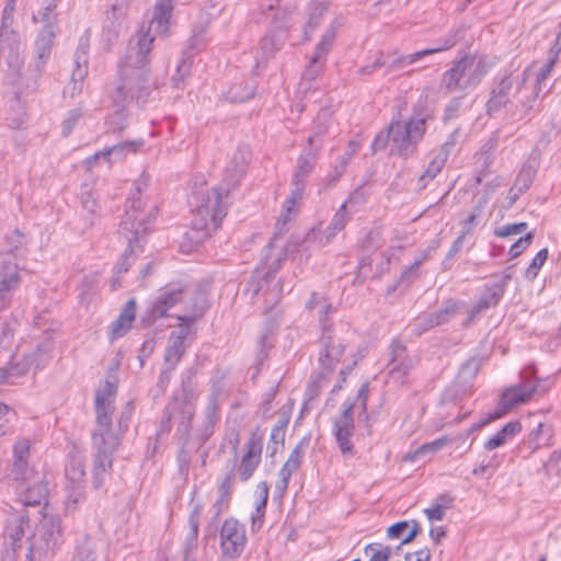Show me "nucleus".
I'll list each match as a JSON object with an SVG mask.
<instances>
[{
    "mask_svg": "<svg viewBox=\"0 0 561 561\" xmlns=\"http://www.w3.org/2000/svg\"><path fill=\"white\" fill-rule=\"evenodd\" d=\"M207 26L208 20L194 25L192 35L182 50L181 61L172 78V82L175 88H182L184 79L190 75L194 55L206 47L208 43V38L206 36Z\"/></svg>",
    "mask_w": 561,
    "mask_h": 561,
    "instance_id": "nucleus-9",
    "label": "nucleus"
},
{
    "mask_svg": "<svg viewBox=\"0 0 561 561\" xmlns=\"http://www.w3.org/2000/svg\"><path fill=\"white\" fill-rule=\"evenodd\" d=\"M350 219L351 215L346 208V205H341L340 208L334 214L325 231H323L325 238H322L321 242L330 243L334 239V237L345 228Z\"/></svg>",
    "mask_w": 561,
    "mask_h": 561,
    "instance_id": "nucleus-36",
    "label": "nucleus"
},
{
    "mask_svg": "<svg viewBox=\"0 0 561 561\" xmlns=\"http://www.w3.org/2000/svg\"><path fill=\"white\" fill-rule=\"evenodd\" d=\"M527 222L510 224L503 227L496 228L494 234L500 238H506L511 236L522 234L526 231Z\"/></svg>",
    "mask_w": 561,
    "mask_h": 561,
    "instance_id": "nucleus-54",
    "label": "nucleus"
},
{
    "mask_svg": "<svg viewBox=\"0 0 561 561\" xmlns=\"http://www.w3.org/2000/svg\"><path fill=\"white\" fill-rule=\"evenodd\" d=\"M135 316L136 301L134 299H130L126 302L118 318L111 323L108 330V339L111 341H114L124 336L131 328V323L135 320Z\"/></svg>",
    "mask_w": 561,
    "mask_h": 561,
    "instance_id": "nucleus-30",
    "label": "nucleus"
},
{
    "mask_svg": "<svg viewBox=\"0 0 561 561\" xmlns=\"http://www.w3.org/2000/svg\"><path fill=\"white\" fill-rule=\"evenodd\" d=\"M365 553L369 557L368 561H389L392 548L378 542L369 543L365 547Z\"/></svg>",
    "mask_w": 561,
    "mask_h": 561,
    "instance_id": "nucleus-48",
    "label": "nucleus"
},
{
    "mask_svg": "<svg viewBox=\"0 0 561 561\" xmlns=\"http://www.w3.org/2000/svg\"><path fill=\"white\" fill-rule=\"evenodd\" d=\"M199 519H201V505L195 504L193 511L191 512V514L188 516L190 533H188L187 539L191 541H195L198 537Z\"/></svg>",
    "mask_w": 561,
    "mask_h": 561,
    "instance_id": "nucleus-57",
    "label": "nucleus"
},
{
    "mask_svg": "<svg viewBox=\"0 0 561 561\" xmlns=\"http://www.w3.org/2000/svg\"><path fill=\"white\" fill-rule=\"evenodd\" d=\"M513 83L514 80L511 75L504 76L494 82L486 102V114L489 116H493L506 107L510 102Z\"/></svg>",
    "mask_w": 561,
    "mask_h": 561,
    "instance_id": "nucleus-23",
    "label": "nucleus"
},
{
    "mask_svg": "<svg viewBox=\"0 0 561 561\" xmlns=\"http://www.w3.org/2000/svg\"><path fill=\"white\" fill-rule=\"evenodd\" d=\"M353 410L354 402L345 400L342 404L341 414L333 420L332 434L344 457H354L356 454L351 439L355 432Z\"/></svg>",
    "mask_w": 561,
    "mask_h": 561,
    "instance_id": "nucleus-11",
    "label": "nucleus"
},
{
    "mask_svg": "<svg viewBox=\"0 0 561 561\" xmlns=\"http://www.w3.org/2000/svg\"><path fill=\"white\" fill-rule=\"evenodd\" d=\"M62 543L61 519L57 515H44L33 546L42 551H54Z\"/></svg>",
    "mask_w": 561,
    "mask_h": 561,
    "instance_id": "nucleus-14",
    "label": "nucleus"
},
{
    "mask_svg": "<svg viewBox=\"0 0 561 561\" xmlns=\"http://www.w3.org/2000/svg\"><path fill=\"white\" fill-rule=\"evenodd\" d=\"M460 138V129L456 128L447 138V140L442 145V147L437 150L440 153H445L448 158L449 154L454 151Z\"/></svg>",
    "mask_w": 561,
    "mask_h": 561,
    "instance_id": "nucleus-62",
    "label": "nucleus"
},
{
    "mask_svg": "<svg viewBox=\"0 0 561 561\" xmlns=\"http://www.w3.org/2000/svg\"><path fill=\"white\" fill-rule=\"evenodd\" d=\"M511 276H503V280L499 284H493L488 287L478 300V304L486 311L489 308L496 306L502 299L505 286L510 280Z\"/></svg>",
    "mask_w": 561,
    "mask_h": 561,
    "instance_id": "nucleus-38",
    "label": "nucleus"
},
{
    "mask_svg": "<svg viewBox=\"0 0 561 561\" xmlns=\"http://www.w3.org/2000/svg\"><path fill=\"white\" fill-rule=\"evenodd\" d=\"M554 430L551 424L539 422L530 430L527 437L523 440L520 447L526 448L529 455L536 453L540 448L553 445Z\"/></svg>",
    "mask_w": 561,
    "mask_h": 561,
    "instance_id": "nucleus-25",
    "label": "nucleus"
},
{
    "mask_svg": "<svg viewBox=\"0 0 561 561\" xmlns=\"http://www.w3.org/2000/svg\"><path fill=\"white\" fill-rule=\"evenodd\" d=\"M20 285L18 264L10 257H3L0 262V310L5 309Z\"/></svg>",
    "mask_w": 561,
    "mask_h": 561,
    "instance_id": "nucleus-19",
    "label": "nucleus"
},
{
    "mask_svg": "<svg viewBox=\"0 0 561 561\" xmlns=\"http://www.w3.org/2000/svg\"><path fill=\"white\" fill-rule=\"evenodd\" d=\"M195 413V408L192 403L187 401H179L178 399H174L172 402H170L165 410H164V416L161 421V425L159 428L158 434H165L169 433L171 430V420L172 419H179L180 424L178 427V431L182 432L184 435H186L190 432L191 428V422Z\"/></svg>",
    "mask_w": 561,
    "mask_h": 561,
    "instance_id": "nucleus-16",
    "label": "nucleus"
},
{
    "mask_svg": "<svg viewBox=\"0 0 561 561\" xmlns=\"http://www.w3.org/2000/svg\"><path fill=\"white\" fill-rule=\"evenodd\" d=\"M330 129V118L327 111L320 112L313 123L311 134L307 139V147L305 149L310 150L314 153H318L325 138L329 135Z\"/></svg>",
    "mask_w": 561,
    "mask_h": 561,
    "instance_id": "nucleus-29",
    "label": "nucleus"
},
{
    "mask_svg": "<svg viewBox=\"0 0 561 561\" xmlns=\"http://www.w3.org/2000/svg\"><path fill=\"white\" fill-rule=\"evenodd\" d=\"M220 419L219 415V404H218V393L213 392L208 398V403L205 411V421L203 426L199 430V439L205 443L213 434L216 424Z\"/></svg>",
    "mask_w": 561,
    "mask_h": 561,
    "instance_id": "nucleus-32",
    "label": "nucleus"
},
{
    "mask_svg": "<svg viewBox=\"0 0 561 561\" xmlns=\"http://www.w3.org/2000/svg\"><path fill=\"white\" fill-rule=\"evenodd\" d=\"M547 259H548V250L541 249L535 255V257L531 260L530 264L526 268L525 278L528 280H534L537 277L542 265L546 263Z\"/></svg>",
    "mask_w": 561,
    "mask_h": 561,
    "instance_id": "nucleus-49",
    "label": "nucleus"
},
{
    "mask_svg": "<svg viewBox=\"0 0 561 561\" xmlns=\"http://www.w3.org/2000/svg\"><path fill=\"white\" fill-rule=\"evenodd\" d=\"M324 64V61L316 60L314 57H311L309 65L306 67V70L304 71V79L309 81L314 80L322 72Z\"/></svg>",
    "mask_w": 561,
    "mask_h": 561,
    "instance_id": "nucleus-60",
    "label": "nucleus"
},
{
    "mask_svg": "<svg viewBox=\"0 0 561 561\" xmlns=\"http://www.w3.org/2000/svg\"><path fill=\"white\" fill-rule=\"evenodd\" d=\"M343 22L341 18L334 19L329 27L325 30L323 35L321 36L320 42L316 45L312 57L316 58V60H322L325 62L327 56L329 51L331 50L337 30L342 26Z\"/></svg>",
    "mask_w": 561,
    "mask_h": 561,
    "instance_id": "nucleus-33",
    "label": "nucleus"
},
{
    "mask_svg": "<svg viewBox=\"0 0 561 561\" xmlns=\"http://www.w3.org/2000/svg\"><path fill=\"white\" fill-rule=\"evenodd\" d=\"M188 295V288L182 283H171L162 287L149 308L150 317L156 320L168 316V311Z\"/></svg>",
    "mask_w": 561,
    "mask_h": 561,
    "instance_id": "nucleus-13",
    "label": "nucleus"
},
{
    "mask_svg": "<svg viewBox=\"0 0 561 561\" xmlns=\"http://www.w3.org/2000/svg\"><path fill=\"white\" fill-rule=\"evenodd\" d=\"M325 238L324 232L319 227L311 228L304 238L295 237L286 247L287 252L297 251L300 255L308 256L311 251L321 249L329 243H322L321 239Z\"/></svg>",
    "mask_w": 561,
    "mask_h": 561,
    "instance_id": "nucleus-26",
    "label": "nucleus"
},
{
    "mask_svg": "<svg viewBox=\"0 0 561 561\" xmlns=\"http://www.w3.org/2000/svg\"><path fill=\"white\" fill-rule=\"evenodd\" d=\"M263 434L259 431L251 433L247 442L245 453L241 457L238 468L240 480L248 481L259 467L263 449Z\"/></svg>",
    "mask_w": 561,
    "mask_h": 561,
    "instance_id": "nucleus-18",
    "label": "nucleus"
},
{
    "mask_svg": "<svg viewBox=\"0 0 561 561\" xmlns=\"http://www.w3.org/2000/svg\"><path fill=\"white\" fill-rule=\"evenodd\" d=\"M142 146V139L123 141L117 145L104 148L103 153H107V161L111 163L115 161H122L130 153H136Z\"/></svg>",
    "mask_w": 561,
    "mask_h": 561,
    "instance_id": "nucleus-34",
    "label": "nucleus"
},
{
    "mask_svg": "<svg viewBox=\"0 0 561 561\" xmlns=\"http://www.w3.org/2000/svg\"><path fill=\"white\" fill-rule=\"evenodd\" d=\"M190 325L186 322H181L176 331H172L169 336L168 345L180 351L181 353H185V340L190 333Z\"/></svg>",
    "mask_w": 561,
    "mask_h": 561,
    "instance_id": "nucleus-46",
    "label": "nucleus"
},
{
    "mask_svg": "<svg viewBox=\"0 0 561 561\" xmlns=\"http://www.w3.org/2000/svg\"><path fill=\"white\" fill-rule=\"evenodd\" d=\"M0 50L8 51L7 65L11 75L19 79L24 65L23 45L19 32L13 27L0 30Z\"/></svg>",
    "mask_w": 561,
    "mask_h": 561,
    "instance_id": "nucleus-15",
    "label": "nucleus"
},
{
    "mask_svg": "<svg viewBox=\"0 0 561 561\" xmlns=\"http://www.w3.org/2000/svg\"><path fill=\"white\" fill-rule=\"evenodd\" d=\"M30 449L31 442L27 438L18 439L13 447V460L11 467V474L15 480L27 481L33 476V469L30 467Z\"/></svg>",
    "mask_w": 561,
    "mask_h": 561,
    "instance_id": "nucleus-21",
    "label": "nucleus"
},
{
    "mask_svg": "<svg viewBox=\"0 0 561 561\" xmlns=\"http://www.w3.org/2000/svg\"><path fill=\"white\" fill-rule=\"evenodd\" d=\"M447 157L445 153H440L439 151L433 152V158L431 159L426 170L420 176L419 182L423 183V186L426 185V182L436 178V175L443 170L446 164Z\"/></svg>",
    "mask_w": 561,
    "mask_h": 561,
    "instance_id": "nucleus-43",
    "label": "nucleus"
},
{
    "mask_svg": "<svg viewBox=\"0 0 561 561\" xmlns=\"http://www.w3.org/2000/svg\"><path fill=\"white\" fill-rule=\"evenodd\" d=\"M415 366V360L408 355L405 345L399 340L390 344L389 374L398 380L403 379Z\"/></svg>",
    "mask_w": 561,
    "mask_h": 561,
    "instance_id": "nucleus-22",
    "label": "nucleus"
},
{
    "mask_svg": "<svg viewBox=\"0 0 561 561\" xmlns=\"http://www.w3.org/2000/svg\"><path fill=\"white\" fill-rule=\"evenodd\" d=\"M426 131L425 117H411L407 122H392L386 133H379L373 141V150L385 149L388 141L392 142L393 151L401 158L408 159L416 152L417 145Z\"/></svg>",
    "mask_w": 561,
    "mask_h": 561,
    "instance_id": "nucleus-5",
    "label": "nucleus"
},
{
    "mask_svg": "<svg viewBox=\"0 0 561 561\" xmlns=\"http://www.w3.org/2000/svg\"><path fill=\"white\" fill-rule=\"evenodd\" d=\"M308 443H309V439L306 437L300 439L299 443L290 451L289 457L286 461L300 467L302 459L305 457V450L308 447Z\"/></svg>",
    "mask_w": 561,
    "mask_h": 561,
    "instance_id": "nucleus-58",
    "label": "nucleus"
},
{
    "mask_svg": "<svg viewBox=\"0 0 561 561\" xmlns=\"http://www.w3.org/2000/svg\"><path fill=\"white\" fill-rule=\"evenodd\" d=\"M328 10V2L323 0H314L309 7L308 26L314 28L318 26L322 15Z\"/></svg>",
    "mask_w": 561,
    "mask_h": 561,
    "instance_id": "nucleus-50",
    "label": "nucleus"
},
{
    "mask_svg": "<svg viewBox=\"0 0 561 561\" xmlns=\"http://www.w3.org/2000/svg\"><path fill=\"white\" fill-rule=\"evenodd\" d=\"M65 474L67 480V508L75 510L77 504L84 499V457L80 453L69 454Z\"/></svg>",
    "mask_w": 561,
    "mask_h": 561,
    "instance_id": "nucleus-10",
    "label": "nucleus"
},
{
    "mask_svg": "<svg viewBox=\"0 0 561 561\" xmlns=\"http://www.w3.org/2000/svg\"><path fill=\"white\" fill-rule=\"evenodd\" d=\"M34 362H28L23 357L21 362L9 365L8 367L0 368V382H13V379L27 374L33 367Z\"/></svg>",
    "mask_w": 561,
    "mask_h": 561,
    "instance_id": "nucleus-40",
    "label": "nucleus"
},
{
    "mask_svg": "<svg viewBox=\"0 0 561 561\" xmlns=\"http://www.w3.org/2000/svg\"><path fill=\"white\" fill-rule=\"evenodd\" d=\"M73 561H95V553L89 539L85 538L77 546Z\"/></svg>",
    "mask_w": 561,
    "mask_h": 561,
    "instance_id": "nucleus-53",
    "label": "nucleus"
},
{
    "mask_svg": "<svg viewBox=\"0 0 561 561\" xmlns=\"http://www.w3.org/2000/svg\"><path fill=\"white\" fill-rule=\"evenodd\" d=\"M279 48V42L274 35H266L260 42L262 58L268 59Z\"/></svg>",
    "mask_w": 561,
    "mask_h": 561,
    "instance_id": "nucleus-55",
    "label": "nucleus"
},
{
    "mask_svg": "<svg viewBox=\"0 0 561 561\" xmlns=\"http://www.w3.org/2000/svg\"><path fill=\"white\" fill-rule=\"evenodd\" d=\"M182 356L183 353L168 345L164 352V366H168L171 369H175Z\"/></svg>",
    "mask_w": 561,
    "mask_h": 561,
    "instance_id": "nucleus-63",
    "label": "nucleus"
},
{
    "mask_svg": "<svg viewBox=\"0 0 561 561\" xmlns=\"http://www.w3.org/2000/svg\"><path fill=\"white\" fill-rule=\"evenodd\" d=\"M207 309V299L206 295L202 290H196L193 297V302L191 307V313L187 316L179 317L181 322H186L187 324H192L196 319L203 316V313Z\"/></svg>",
    "mask_w": 561,
    "mask_h": 561,
    "instance_id": "nucleus-42",
    "label": "nucleus"
},
{
    "mask_svg": "<svg viewBox=\"0 0 561 561\" xmlns=\"http://www.w3.org/2000/svg\"><path fill=\"white\" fill-rule=\"evenodd\" d=\"M534 232H527L520 237L515 243L512 244L508 254L512 259L519 256L533 242Z\"/></svg>",
    "mask_w": 561,
    "mask_h": 561,
    "instance_id": "nucleus-56",
    "label": "nucleus"
},
{
    "mask_svg": "<svg viewBox=\"0 0 561 561\" xmlns=\"http://www.w3.org/2000/svg\"><path fill=\"white\" fill-rule=\"evenodd\" d=\"M255 88L252 83L245 82L232 84L226 92V99L232 103L245 102L254 96Z\"/></svg>",
    "mask_w": 561,
    "mask_h": 561,
    "instance_id": "nucleus-41",
    "label": "nucleus"
},
{
    "mask_svg": "<svg viewBox=\"0 0 561 561\" xmlns=\"http://www.w3.org/2000/svg\"><path fill=\"white\" fill-rule=\"evenodd\" d=\"M141 199H131L119 225V234L127 242V249L114 267L115 274L123 275L129 270L130 256L134 252V244L142 240L156 219V207L142 209Z\"/></svg>",
    "mask_w": 561,
    "mask_h": 561,
    "instance_id": "nucleus-4",
    "label": "nucleus"
},
{
    "mask_svg": "<svg viewBox=\"0 0 561 561\" xmlns=\"http://www.w3.org/2000/svg\"><path fill=\"white\" fill-rule=\"evenodd\" d=\"M465 304L461 301L448 300L442 308L416 319V334L427 331L434 327L447 323L458 314L463 313Z\"/></svg>",
    "mask_w": 561,
    "mask_h": 561,
    "instance_id": "nucleus-17",
    "label": "nucleus"
},
{
    "mask_svg": "<svg viewBox=\"0 0 561 561\" xmlns=\"http://www.w3.org/2000/svg\"><path fill=\"white\" fill-rule=\"evenodd\" d=\"M486 72L488 66L483 59L465 56L444 72L442 87L448 92L473 89L482 81Z\"/></svg>",
    "mask_w": 561,
    "mask_h": 561,
    "instance_id": "nucleus-6",
    "label": "nucleus"
},
{
    "mask_svg": "<svg viewBox=\"0 0 561 561\" xmlns=\"http://www.w3.org/2000/svg\"><path fill=\"white\" fill-rule=\"evenodd\" d=\"M116 391V381L107 379L95 393V424L91 433L92 479L95 489H100L105 483L113 468L114 454L119 446V435L115 432L112 421Z\"/></svg>",
    "mask_w": 561,
    "mask_h": 561,
    "instance_id": "nucleus-3",
    "label": "nucleus"
},
{
    "mask_svg": "<svg viewBox=\"0 0 561 561\" xmlns=\"http://www.w3.org/2000/svg\"><path fill=\"white\" fill-rule=\"evenodd\" d=\"M81 204H82L83 210L89 215L87 217L89 225H92L94 222V218L100 213V206L98 204L96 197L94 196V194L91 190L82 191Z\"/></svg>",
    "mask_w": 561,
    "mask_h": 561,
    "instance_id": "nucleus-44",
    "label": "nucleus"
},
{
    "mask_svg": "<svg viewBox=\"0 0 561 561\" xmlns=\"http://www.w3.org/2000/svg\"><path fill=\"white\" fill-rule=\"evenodd\" d=\"M522 431V424L518 421L508 422L505 426H503L497 434L507 442L510 438L514 437Z\"/></svg>",
    "mask_w": 561,
    "mask_h": 561,
    "instance_id": "nucleus-64",
    "label": "nucleus"
},
{
    "mask_svg": "<svg viewBox=\"0 0 561 561\" xmlns=\"http://www.w3.org/2000/svg\"><path fill=\"white\" fill-rule=\"evenodd\" d=\"M55 31L51 25H44L34 43V61L30 65L35 76H41L47 64L54 45Z\"/></svg>",
    "mask_w": 561,
    "mask_h": 561,
    "instance_id": "nucleus-20",
    "label": "nucleus"
},
{
    "mask_svg": "<svg viewBox=\"0 0 561 561\" xmlns=\"http://www.w3.org/2000/svg\"><path fill=\"white\" fill-rule=\"evenodd\" d=\"M247 543L245 529L236 518H227L220 529V549L225 557L238 558Z\"/></svg>",
    "mask_w": 561,
    "mask_h": 561,
    "instance_id": "nucleus-12",
    "label": "nucleus"
},
{
    "mask_svg": "<svg viewBox=\"0 0 561 561\" xmlns=\"http://www.w3.org/2000/svg\"><path fill=\"white\" fill-rule=\"evenodd\" d=\"M128 8V0H114L111 4V11L107 13V19L119 23L126 18Z\"/></svg>",
    "mask_w": 561,
    "mask_h": 561,
    "instance_id": "nucleus-51",
    "label": "nucleus"
},
{
    "mask_svg": "<svg viewBox=\"0 0 561 561\" xmlns=\"http://www.w3.org/2000/svg\"><path fill=\"white\" fill-rule=\"evenodd\" d=\"M90 48V31L85 30L80 37L77 50L75 53V69L71 79L73 81V90L77 89L76 84L82 82L88 75V60Z\"/></svg>",
    "mask_w": 561,
    "mask_h": 561,
    "instance_id": "nucleus-28",
    "label": "nucleus"
},
{
    "mask_svg": "<svg viewBox=\"0 0 561 561\" xmlns=\"http://www.w3.org/2000/svg\"><path fill=\"white\" fill-rule=\"evenodd\" d=\"M446 444H447L446 438H438L431 443H426V444L420 446L414 451L413 459L419 460L427 454H434V453L438 451L439 449H442Z\"/></svg>",
    "mask_w": 561,
    "mask_h": 561,
    "instance_id": "nucleus-52",
    "label": "nucleus"
},
{
    "mask_svg": "<svg viewBox=\"0 0 561 561\" xmlns=\"http://www.w3.org/2000/svg\"><path fill=\"white\" fill-rule=\"evenodd\" d=\"M457 33H458V31H451L446 36L439 38L438 39L439 45L436 47L422 49V50L415 51V53L407 55V56H398V57L393 58L390 62H387L383 59L382 54H379V56L375 59V61L371 65L363 66L359 69V72L362 75H371L377 69H380L382 67H387L388 72L398 70V69H402L404 66L414 64V62L421 60L422 58H424L425 56L440 53V51H444V50H447V49L454 47L458 42Z\"/></svg>",
    "mask_w": 561,
    "mask_h": 561,
    "instance_id": "nucleus-8",
    "label": "nucleus"
},
{
    "mask_svg": "<svg viewBox=\"0 0 561 561\" xmlns=\"http://www.w3.org/2000/svg\"><path fill=\"white\" fill-rule=\"evenodd\" d=\"M48 494L47 484L44 481H36L21 492V502L25 506H36L46 500Z\"/></svg>",
    "mask_w": 561,
    "mask_h": 561,
    "instance_id": "nucleus-39",
    "label": "nucleus"
},
{
    "mask_svg": "<svg viewBox=\"0 0 561 561\" xmlns=\"http://www.w3.org/2000/svg\"><path fill=\"white\" fill-rule=\"evenodd\" d=\"M300 467L293 465L286 461L280 468L278 476L279 479L276 481L275 491L283 496L288 489V484L291 476L299 469Z\"/></svg>",
    "mask_w": 561,
    "mask_h": 561,
    "instance_id": "nucleus-45",
    "label": "nucleus"
},
{
    "mask_svg": "<svg viewBox=\"0 0 561 561\" xmlns=\"http://www.w3.org/2000/svg\"><path fill=\"white\" fill-rule=\"evenodd\" d=\"M318 160V153L304 149L297 159L296 169L291 179V186L305 191L307 179L313 171Z\"/></svg>",
    "mask_w": 561,
    "mask_h": 561,
    "instance_id": "nucleus-27",
    "label": "nucleus"
},
{
    "mask_svg": "<svg viewBox=\"0 0 561 561\" xmlns=\"http://www.w3.org/2000/svg\"><path fill=\"white\" fill-rule=\"evenodd\" d=\"M305 191L293 187L290 195L286 198L283 205V214L279 216L276 222L277 229L282 230L288 221L298 213L299 202L302 198Z\"/></svg>",
    "mask_w": 561,
    "mask_h": 561,
    "instance_id": "nucleus-35",
    "label": "nucleus"
},
{
    "mask_svg": "<svg viewBox=\"0 0 561 561\" xmlns=\"http://www.w3.org/2000/svg\"><path fill=\"white\" fill-rule=\"evenodd\" d=\"M557 62V54H552L547 62L540 68L536 77V87L535 89H539L542 81H545L551 73L554 65Z\"/></svg>",
    "mask_w": 561,
    "mask_h": 561,
    "instance_id": "nucleus-59",
    "label": "nucleus"
},
{
    "mask_svg": "<svg viewBox=\"0 0 561 561\" xmlns=\"http://www.w3.org/2000/svg\"><path fill=\"white\" fill-rule=\"evenodd\" d=\"M249 161L248 148H238L230 164L225 169L220 184L214 186L211 193L193 192L191 204L195 205V216L192 219L191 238L196 242L208 238L220 227L227 216V205L224 198H227L230 191L237 187L245 173Z\"/></svg>",
    "mask_w": 561,
    "mask_h": 561,
    "instance_id": "nucleus-2",
    "label": "nucleus"
},
{
    "mask_svg": "<svg viewBox=\"0 0 561 561\" xmlns=\"http://www.w3.org/2000/svg\"><path fill=\"white\" fill-rule=\"evenodd\" d=\"M323 351L320 352L319 362L324 369L332 370L340 362L345 345L341 339L331 334L330 330L322 334Z\"/></svg>",
    "mask_w": 561,
    "mask_h": 561,
    "instance_id": "nucleus-24",
    "label": "nucleus"
},
{
    "mask_svg": "<svg viewBox=\"0 0 561 561\" xmlns=\"http://www.w3.org/2000/svg\"><path fill=\"white\" fill-rule=\"evenodd\" d=\"M149 31H140L129 39L118 64V77L111 91V98L121 110H117L107 119V128L111 133H121L125 129L127 116L123 110L126 104L133 100L140 103L148 100L150 93L149 53L153 43Z\"/></svg>",
    "mask_w": 561,
    "mask_h": 561,
    "instance_id": "nucleus-1",
    "label": "nucleus"
},
{
    "mask_svg": "<svg viewBox=\"0 0 561 561\" xmlns=\"http://www.w3.org/2000/svg\"><path fill=\"white\" fill-rule=\"evenodd\" d=\"M173 8V0H157L149 28H153L156 33L165 34L169 30Z\"/></svg>",
    "mask_w": 561,
    "mask_h": 561,
    "instance_id": "nucleus-31",
    "label": "nucleus"
},
{
    "mask_svg": "<svg viewBox=\"0 0 561 561\" xmlns=\"http://www.w3.org/2000/svg\"><path fill=\"white\" fill-rule=\"evenodd\" d=\"M425 260H426V253H423L409 267H407L402 271L399 282L408 284L411 280V278L415 276L417 268L422 265V263Z\"/></svg>",
    "mask_w": 561,
    "mask_h": 561,
    "instance_id": "nucleus-61",
    "label": "nucleus"
},
{
    "mask_svg": "<svg viewBox=\"0 0 561 561\" xmlns=\"http://www.w3.org/2000/svg\"><path fill=\"white\" fill-rule=\"evenodd\" d=\"M51 346L49 343L37 344L36 350L31 354L24 355L28 362H34L33 367L35 369H42L49 359V352Z\"/></svg>",
    "mask_w": 561,
    "mask_h": 561,
    "instance_id": "nucleus-47",
    "label": "nucleus"
},
{
    "mask_svg": "<svg viewBox=\"0 0 561 561\" xmlns=\"http://www.w3.org/2000/svg\"><path fill=\"white\" fill-rule=\"evenodd\" d=\"M511 276H503V280L499 284H493L488 287L478 300V304L486 311L489 308L496 306L502 299L505 286L510 280Z\"/></svg>",
    "mask_w": 561,
    "mask_h": 561,
    "instance_id": "nucleus-37",
    "label": "nucleus"
},
{
    "mask_svg": "<svg viewBox=\"0 0 561 561\" xmlns=\"http://www.w3.org/2000/svg\"><path fill=\"white\" fill-rule=\"evenodd\" d=\"M533 374L534 369L527 368L522 374L520 381L517 385L507 388L502 393L500 400V410L496 411L494 414L489 415L486 420L474 424L472 426V431L481 428L491 421L502 417L514 407L528 402L537 390V382L531 378Z\"/></svg>",
    "mask_w": 561,
    "mask_h": 561,
    "instance_id": "nucleus-7",
    "label": "nucleus"
}]
</instances>
